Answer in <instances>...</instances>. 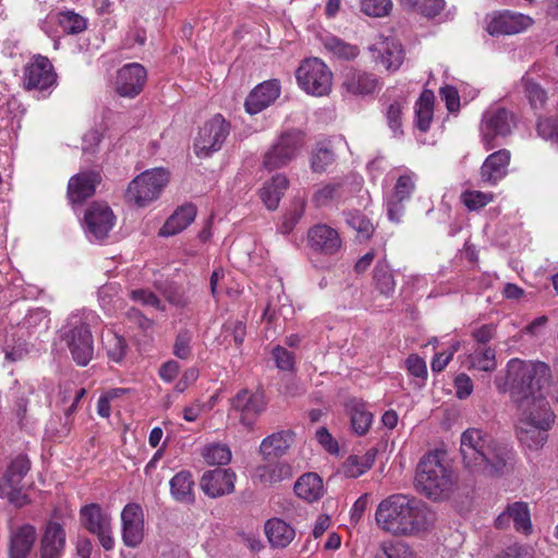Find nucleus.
I'll return each mask as SVG.
<instances>
[{
  "mask_svg": "<svg viewBox=\"0 0 558 558\" xmlns=\"http://www.w3.org/2000/svg\"><path fill=\"white\" fill-rule=\"evenodd\" d=\"M272 356L278 368L282 371H291L294 366V356L291 352L282 347H276L272 350Z\"/></svg>",
  "mask_w": 558,
  "mask_h": 558,
  "instance_id": "nucleus-61",
  "label": "nucleus"
},
{
  "mask_svg": "<svg viewBox=\"0 0 558 558\" xmlns=\"http://www.w3.org/2000/svg\"><path fill=\"white\" fill-rule=\"evenodd\" d=\"M537 133L543 138L558 144V118L539 119L537 122Z\"/></svg>",
  "mask_w": 558,
  "mask_h": 558,
  "instance_id": "nucleus-58",
  "label": "nucleus"
},
{
  "mask_svg": "<svg viewBox=\"0 0 558 558\" xmlns=\"http://www.w3.org/2000/svg\"><path fill=\"white\" fill-rule=\"evenodd\" d=\"M193 333L189 330H181L173 343V354L180 360H189L192 356Z\"/></svg>",
  "mask_w": 558,
  "mask_h": 558,
  "instance_id": "nucleus-54",
  "label": "nucleus"
},
{
  "mask_svg": "<svg viewBox=\"0 0 558 558\" xmlns=\"http://www.w3.org/2000/svg\"><path fill=\"white\" fill-rule=\"evenodd\" d=\"M121 537L126 547H138L145 537L144 511L138 504H128L121 512Z\"/></svg>",
  "mask_w": 558,
  "mask_h": 558,
  "instance_id": "nucleus-15",
  "label": "nucleus"
},
{
  "mask_svg": "<svg viewBox=\"0 0 558 558\" xmlns=\"http://www.w3.org/2000/svg\"><path fill=\"white\" fill-rule=\"evenodd\" d=\"M81 520L90 533L97 535L105 550L113 549L112 519L109 513L104 512L99 505L90 504L81 509Z\"/></svg>",
  "mask_w": 558,
  "mask_h": 558,
  "instance_id": "nucleus-12",
  "label": "nucleus"
},
{
  "mask_svg": "<svg viewBox=\"0 0 558 558\" xmlns=\"http://www.w3.org/2000/svg\"><path fill=\"white\" fill-rule=\"evenodd\" d=\"M255 476L262 484L272 486L282 481L290 480L293 476V469L287 462H270L257 466Z\"/></svg>",
  "mask_w": 558,
  "mask_h": 558,
  "instance_id": "nucleus-29",
  "label": "nucleus"
},
{
  "mask_svg": "<svg viewBox=\"0 0 558 558\" xmlns=\"http://www.w3.org/2000/svg\"><path fill=\"white\" fill-rule=\"evenodd\" d=\"M194 482L192 475L187 471H182L175 474L170 481V488L173 498L181 502H192Z\"/></svg>",
  "mask_w": 558,
  "mask_h": 558,
  "instance_id": "nucleus-36",
  "label": "nucleus"
},
{
  "mask_svg": "<svg viewBox=\"0 0 558 558\" xmlns=\"http://www.w3.org/2000/svg\"><path fill=\"white\" fill-rule=\"evenodd\" d=\"M294 492L299 498L315 502L324 496L323 480L316 473H305L295 482Z\"/></svg>",
  "mask_w": 558,
  "mask_h": 558,
  "instance_id": "nucleus-30",
  "label": "nucleus"
},
{
  "mask_svg": "<svg viewBox=\"0 0 558 558\" xmlns=\"http://www.w3.org/2000/svg\"><path fill=\"white\" fill-rule=\"evenodd\" d=\"M377 450L371 448L363 454H352L348 457L343 464L345 476L356 478L367 472L375 462Z\"/></svg>",
  "mask_w": 558,
  "mask_h": 558,
  "instance_id": "nucleus-35",
  "label": "nucleus"
},
{
  "mask_svg": "<svg viewBox=\"0 0 558 558\" xmlns=\"http://www.w3.org/2000/svg\"><path fill=\"white\" fill-rule=\"evenodd\" d=\"M495 558H533L529 548L522 545H511L504 551L498 554Z\"/></svg>",
  "mask_w": 558,
  "mask_h": 558,
  "instance_id": "nucleus-64",
  "label": "nucleus"
},
{
  "mask_svg": "<svg viewBox=\"0 0 558 558\" xmlns=\"http://www.w3.org/2000/svg\"><path fill=\"white\" fill-rule=\"evenodd\" d=\"M100 180V174L96 171H85L73 175L68 184V197L70 202L73 204L82 203L93 196Z\"/></svg>",
  "mask_w": 558,
  "mask_h": 558,
  "instance_id": "nucleus-23",
  "label": "nucleus"
},
{
  "mask_svg": "<svg viewBox=\"0 0 558 558\" xmlns=\"http://www.w3.org/2000/svg\"><path fill=\"white\" fill-rule=\"evenodd\" d=\"M60 338L68 347L72 359L85 366L93 359L94 341L89 327L78 315H71L60 329Z\"/></svg>",
  "mask_w": 558,
  "mask_h": 558,
  "instance_id": "nucleus-6",
  "label": "nucleus"
},
{
  "mask_svg": "<svg viewBox=\"0 0 558 558\" xmlns=\"http://www.w3.org/2000/svg\"><path fill=\"white\" fill-rule=\"evenodd\" d=\"M29 461L24 456H19L10 464L3 480L1 482H8L10 484H21L23 477L29 471Z\"/></svg>",
  "mask_w": 558,
  "mask_h": 558,
  "instance_id": "nucleus-47",
  "label": "nucleus"
},
{
  "mask_svg": "<svg viewBox=\"0 0 558 558\" xmlns=\"http://www.w3.org/2000/svg\"><path fill=\"white\" fill-rule=\"evenodd\" d=\"M521 86L533 109H542L545 106L547 100L545 89L527 74L521 78Z\"/></svg>",
  "mask_w": 558,
  "mask_h": 558,
  "instance_id": "nucleus-41",
  "label": "nucleus"
},
{
  "mask_svg": "<svg viewBox=\"0 0 558 558\" xmlns=\"http://www.w3.org/2000/svg\"><path fill=\"white\" fill-rule=\"evenodd\" d=\"M206 463L210 465H226L231 461V449L226 444H209L202 450Z\"/></svg>",
  "mask_w": 558,
  "mask_h": 558,
  "instance_id": "nucleus-42",
  "label": "nucleus"
},
{
  "mask_svg": "<svg viewBox=\"0 0 558 558\" xmlns=\"http://www.w3.org/2000/svg\"><path fill=\"white\" fill-rule=\"evenodd\" d=\"M461 199L470 210H476L490 203L493 195L481 191H466L462 193Z\"/></svg>",
  "mask_w": 558,
  "mask_h": 558,
  "instance_id": "nucleus-56",
  "label": "nucleus"
},
{
  "mask_svg": "<svg viewBox=\"0 0 558 558\" xmlns=\"http://www.w3.org/2000/svg\"><path fill=\"white\" fill-rule=\"evenodd\" d=\"M333 159V151L326 144H319L312 155L311 167L315 172H323Z\"/></svg>",
  "mask_w": 558,
  "mask_h": 558,
  "instance_id": "nucleus-51",
  "label": "nucleus"
},
{
  "mask_svg": "<svg viewBox=\"0 0 558 558\" xmlns=\"http://www.w3.org/2000/svg\"><path fill=\"white\" fill-rule=\"evenodd\" d=\"M230 133V124L221 114H215L199 129L194 142V151L197 157L207 158L221 149Z\"/></svg>",
  "mask_w": 558,
  "mask_h": 558,
  "instance_id": "nucleus-9",
  "label": "nucleus"
},
{
  "mask_svg": "<svg viewBox=\"0 0 558 558\" xmlns=\"http://www.w3.org/2000/svg\"><path fill=\"white\" fill-rule=\"evenodd\" d=\"M130 298L143 306L153 307L158 311H166L165 304L161 300L151 291L146 289H135L130 292Z\"/></svg>",
  "mask_w": 558,
  "mask_h": 558,
  "instance_id": "nucleus-55",
  "label": "nucleus"
},
{
  "mask_svg": "<svg viewBox=\"0 0 558 558\" xmlns=\"http://www.w3.org/2000/svg\"><path fill=\"white\" fill-rule=\"evenodd\" d=\"M298 85L306 94L322 97L332 88V72L318 58L305 59L296 69Z\"/></svg>",
  "mask_w": 558,
  "mask_h": 558,
  "instance_id": "nucleus-7",
  "label": "nucleus"
},
{
  "mask_svg": "<svg viewBox=\"0 0 558 558\" xmlns=\"http://www.w3.org/2000/svg\"><path fill=\"white\" fill-rule=\"evenodd\" d=\"M264 530L269 544L274 548H286L295 537V530L279 518L267 520Z\"/></svg>",
  "mask_w": 558,
  "mask_h": 558,
  "instance_id": "nucleus-27",
  "label": "nucleus"
},
{
  "mask_svg": "<svg viewBox=\"0 0 558 558\" xmlns=\"http://www.w3.org/2000/svg\"><path fill=\"white\" fill-rule=\"evenodd\" d=\"M326 47L335 54L344 59H352L357 54L356 47L345 44L336 37L328 38L326 40Z\"/></svg>",
  "mask_w": 558,
  "mask_h": 558,
  "instance_id": "nucleus-59",
  "label": "nucleus"
},
{
  "mask_svg": "<svg viewBox=\"0 0 558 558\" xmlns=\"http://www.w3.org/2000/svg\"><path fill=\"white\" fill-rule=\"evenodd\" d=\"M104 345L111 361L120 362L124 357L126 343L121 336L108 332L104 338Z\"/></svg>",
  "mask_w": 558,
  "mask_h": 558,
  "instance_id": "nucleus-48",
  "label": "nucleus"
},
{
  "mask_svg": "<svg viewBox=\"0 0 558 558\" xmlns=\"http://www.w3.org/2000/svg\"><path fill=\"white\" fill-rule=\"evenodd\" d=\"M225 337H232L235 345H241L244 341L246 331L245 325L241 320H229L223 325Z\"/></svg>",
  "mask_w": 558,
  "mask_h": 558,
  "instance_id": "nucleus-60",
  "label": "nucleus"
},
{
  "mask_svg": "<svg viewBox=\"0 0 558 558\" xmlns=\"http://www.w3.org/2000/svg\"><path fill=\"white\" fill-rule=\"evenodd\" d=\"M196 213V207L192 204L179 207L159 230V235L171 236L180 233L194 221Z\"/></svg>",
  "mask_w": 558,
  "mask_h": 558,
  "instance_id": "nucleus-28",
  "label": "nucleus"
},
{
  "mask_svg": "<svg viewBox=\"0 0 558 558\" xmlns=\"http://www.w3.org/2000/svg\"><path fill=\"white\" fill-rule=\"evenodd\" d=\"M460 342H454L447 352L436 353L432 361L433 372H441L450 362L453 354L459 350Z\"/></svg>",
  "mask_w": 558,
  "mask_h": 558,
  "instance_id": "nucleus-62",
  "label": "nucleus"
},
{
  "mask_svg": "<svg viewBox=\"0 0 558 558\" xmlns=\"http://www.w3.org/2000/svg\"><path fill=\"white\" fill-rule=\"evenodd\" d=\"M514 114L505 108H493L484 112L481 123V133L486 149L494 147L492 144L496 136H507L515 128Z\"/></svg>",
  "mask_w": 558,
  "mask_h": 558,
  "instance_id": "nucleus-11",
  "label": "nucleus"
},
{
  "mask_svg": "<svg viewBox=\"0 0 558 558\" xmlns=\"http://www.w3.org/2000/svg\"><path fill=\"white\" fill-rule=\"evenodd\" d=\"M289 180L284 174H276L260 191V198L270 210L277 209L280 198L288 189Z\"/></svg>",
  "mask_w": 558,
  "mask_h": 558,
  "instance_id": "nucleus-34",
  "label": "nucleus"
},
{
  "mask_svg": "<svg viewBox=\"0 0 558 558\" xmlns=\"http://www.w3.org/2000/svg\"><path fill=\"white\" fill-rule=\"evenodd\" d=\"M440 97L446 102V107L450 112H456L460 108V98L458 90L453 86H445L440 88Z\"/></svg>",
  "mask_w": 558,
  "mask_h": 558,
  "instance_id": "nucleus-63",
  "label": "nucleus"
},
{
  "mask_svg": "<svg viewBox=\"0 0 558 558\" xmlns=\"http://www.w3.org/2000/svg\"><path fill=\"white\" fill-rule=\"evenodd\" d=\"M37 534L33 525L25 523L10 527V558H26L31 553Z\"/></svg>",
  "mask_w": 558,
  "mask_h": 558,
  "instance_id": "nucleus-24",
  "label": "nucleus"
},
{
  "mask_svg": "<svg viewBox=\"0 0 558 558\" xmlns=\"http://www.w3.org/2000/svg\"><path fill=\"white\" fill-rule=\"evenodd\" d=\"M471 367L492 372L496 367L495 352L490 348H477L470 356Z\"/></svg>",
  "mask_w": 558,
  "mask_h": 558,
  "instance_id": "nucleus-46",
  "label": "nucleus"
},
{
  "mask_svg": "<svg viewBox=\"0 0 558 558\" xmlns=\"http://www.w3.org/2000/svg\"><path fill=\"white\" fill-rule=\"evenodd\" d=\"M376 50L380 54V63L388 71L398 70L403 62V49L401 45L395 39H383L377 44Z\"/></svg>",
  "mask_w": 558,
  "mask_h": 558,
  "instance_id": "nucleus-33",
  "label": "nucleus"
},
{
  "mask_svg": "<svg viewBox=\"0 0 558 558\" xmlns=\"http://www.w3.org/2000/svg\"><path fill=\"white\" fill-rule=\"evenodd\" d=\"M350 415L351 427L359 435H365L373 422V414L367 410L366 403L359 399H351L345 404Z\"/></svg>",
  "mask_w": 558,
  "mask_h": 558,
  "instance_id": "nucleus-31",
  "label": "nucleus"
},
{
  "mask_svg": "<svg viewBox=\"0 0 558 558\" xmlns=\"http://www.w3.org/2000/svg\"><path fill=\"white\" fill-rule=\"evenodd\" d=\"M416 175L413 172L401 174L396 182L395 191L391 195L399 199H409L415 189Z\"/></svg>",
  "mask_w": 558,
  "mask_h": 558,
  "instance_id": "nucleus-52",
  "label": "nucleus"
},
{
  "mask_svg": "<svg viewBox=\"0 0 558 558\" xmlns=\"http://www.w3.org/2000/svg\"><path fill=\"white\" fill-rule=\"evenodd\" d=\"M373 278L375 288L380 294L385 295L386 298H389L393 294L396 290V281L386 260L377 262Z\"/></svg>",
  "mask_w": 558,
  "mask_h": 558,
  "instance_id": "nucleus-38",
  "label": "nucleus"
},
{
  "mask_svg": "<svg viewBox=\"0 0 558 558\" xmlns=\"http://www.w3.org/2000/svg\"><path fill=\"white\" fill-rule=\"evenodd\" d=\"M457 476L446 460L442 451L425 454L416 470L415 487L427 498L438 501L446 499L452 493Z\"/></svg>",
  "mask_w": 558,
  "mask_h": 558,
  "instance_id": "nucleus-4",
  "label": "nucleus"
},
{
  "mask_svg": "<svg viewBox=\"0 0 558 558\" xmlns=\"http://www.w3.org/2000/svg\"><path fill=\"white\" fill-rule=\"evenodd\" d=\"M236 475L230 469H215L203 474L199 486L205 495L217 498L234 490Z\"/></svg>",
  "mask_w": 558,
  "mask_h": 558,
  "instance_id": "nucleus-18",
  "label": "nucleus"
},
{
  "mask_svg": "<svg viewBox=\"0 0 558 558\" xmlns=\"http://www.w3.org/2000/svg\"><path fill=\"white\" fill-rule=\"evenodd\" d=\"M280 95V84L269 80L257 85L245 100V109L250 114H256L269 107Z\"/></svg>",
  "mask_w": 558,
  "mask_h": 558,
  "instance_id": "nucleus-22",
  "label": "nucleus"
},
{
  "mask_svg": "<svg viewBox=\"0 0 558 558\" xmlns=\"http://www.w3.org/2000/svg\"><path fill=\"white\" fill-rule=\"evenodd\" d=\"M531 24V17L506 11L490 16L486 29L493 36L512 35L526 29Z\"/></svg>",
  "mask_w": 558,
  "mask_h": 558,
  "instance_id": "nucleus-19",
  "label": "nucleus"
},
{
  "mask_svg": "<svg viewBox=\"0 0 558 558\" xmlns=\"http://www.w3.org/2000/svg\"><path fill=\"white\" fill-rule=\"evenodd\" d=\"M165 299L173 306L183 308L191 302L189 289L177 283H169L161 289Z\"/></svg>",
  "mask_w": 558,
  "mask_h": 558,
  "instance_id": "nucleus-45",
  "label": "nucleus"
},
{
  "mask_svg": "<svg viewBox=\"0 0 558 558\" xmlns=\"http://www.w3.org/2000/svg\"><path fill=\"white\" fill-rule=\"evenodd\" d=\"M386 118L393 134L400 135L402 133V104L398 100L390 104L386 111Z\"/></svg>",
  "mask_w": 558,
  "mask_h": 558,
  "instance_id": "nucleus-57",
  "label": "nucleus"
},
{
  "mask_svg": "<svg viewBox=\"0 0 558 558\" xmlns=\"http://www.w3.org/2000/svg\"><path fill=\"white\" fill-rule=\"evenodd\" d=\"M303 146L304 134L301 131L284 132L265 154L263 165L269 171L286 167L299 155Z\"/></svg>",
  "mask_w": 558,
  "mask_h": 558,
  "instance_id": "nucleus-8",
  "label": "nucleus"
},
{
  "mask_svg": "<svg viewBox=\"0 0 558 558\" xmlns=\"http://www.w3.org/2000/svg\"><path fill=\"white\" fill-rule=\"evenodd\" d=\"M57 74L50 60L44 56H35L24 71V85L27 89L45 90L56 85Z\"/></svg>",
  "mask_w": 558,
  "mask_h": 558,
  "instance_id": "nucleus-16",
  "label": "nucleus"
},
{
  "mask_svg": "<svg viewBox=\"0 0 558 558\" xmlns=\"http://www.w3.org/2000/svg\"><path fill=\"white\" fill-rule=\"evenodd\" d=\"M58 22L63 32L71 35L80 34L87 27L86 19L73 11L59 13Z\"/></svg>",
  "mask_w": 558,
  "mask_h": 558,
  "instance_id": "nucleus-44",
  "label": "nucleus"
},
{
  "mask_svg": "<svg viewBox=\"0 0 558 558\" xmlns=\"http://www.w3.org/2000/svg\"><path fill=\"white\" fill-rule=\"evenodd\" d=\"M435 96L432 90H424L415 104L416 126L426 132L433 119Z\"/></svg>",
  "mask_w": 558,
  "mask_h": 558,
  "instance_id": "nucleus-37",
  "label": "nucleus"
},
{
  "mask_svg": "<svg viewBox=\"0 0 558 558\" xmlns=\"http://www.w3.org/2000/svg\"><path fill=\"white\" fill-rule=\"evenodd\" d=\"M374 558H414V553L405 543L384 542Z\"/></svg>",
  "mask_w": 558,
  "mask_h": 558,
  "instance_id": "nucleus-43",
  "label": "nucleus"
},
{
  "mask_svg": "<svg viewBox=\"0 0 558 558\" xmlns=\"http://www.w3.org/2000/svg\"><path fill=\"white\" fill-rule=\"evenodd\" d=\"M0 497L8 499L9 502L16 507H23L29 502L28 497L23 493L20 484L0 482Z\"/></svg>",
  "mask_w": 558,
  "mask_h": 558,
  "instance_id": "nucleus-50",
  "label": "nucleus"
},
{
  "mask_svg": "<svg viewBox=\"0 0 558 558\" xmlns=\"http://www.w3.org/2000/svg\"><path fill=\"white\" fill-rule=\"evenodd\" d=\"M381 88L379 77L371 72L349 69L342 74L340 92L347 98H365Z\"/></svg>",
  "mask_w": 558,
  "mask_h": 558,
  "instance_id": "nucleus-10",
  "label": "nucleus"
},
{
  "mask_svg": "<svg viewBox=\"0 0 558 558\" xmlns=\"http://www.w3.org/2000/svg\"><path fill=\"white\" fill-rule=\"evenodd\" d=\"M348 225L357 232L361 239H368L374 232L373 223L360 213H349L347 217Z\"/></svg>",
  "mask_w": 558,
  "mask_h": 558,
  "instance_id": "nucleus-53",
  "label": "nucleus"
},
{
  "mask_svg": "<svg viewBox=\"0 0 558 558\" xmlns=\"http://www.w3.org/2000/svg\"><path fill=\"white\" fill-rule=\"evenodd\" d=\"M169 179V172L163 168L146 170L129 183L125 201L136 207H146L160 196Z\"/></svg>",
  "mask_w": 558,
  "mask_h": 558,
  "instance_id": "nucleus-5",
  "label": "nucleus"
},
{
  "mask_svg": "<svg viewBox=\"0 0 558 558\" xmlns=\"http://www.w3.org/2000/svg\"><path fill=\"white\" fill-rule=\"evenodd\" d=\"M293 436L294 434L291 430L276 432L263 439L259 451L266 458L280 457L293 444Z\"/></svg>",
  "mask_w": 558,
  "mask_h": 558,
  "instance_id": "nucleus-32",
  "label": "nucleus"
},
{
  "mask_svg": "<svg viewBox=\"0 0 558 558\" xmlns=\"http://www.w3.org/2000/svg\"><path fill=\"white\" fill-rule=\"evenodd\" d=\"M391 0H362L360 4L361 12L372 17H384L389 15L392 10Z\"/></svg>",
  "mask_w": 558,
  "mask_h": 558,
  "instance_id": "nucleus-49",
  "label": "nucleus"
},
{
  "mask_svg": "<svg viewBox=\"0 0 558 558\" xmlns=\"http://www.w3.org/2000/svg\"><path fill=\"white\" fill-rule=\"evenodd\" d=\"M116 225V216L106 203L95 202L84 215L85 232L89 240L101 241Z\"/></svg>",
  "mask_w": 558,
  "mask_h": 558,
  "instance_id": "nucleus-13",
  "label": "nucleus"
},
{
  "mask_svg": "<svg viewBox=\"0 0 558 558\" xmlns=\"http://www.w3.org/2000/svg\"><path fill=\"white\" fill-rule=\"evenodd\" d=\"M510 151L500 149L490 154L481 167V179L483 182L495 185L506 177L510 162Z\"/></svg>",
  "mask_w": 558,
  "mask_h": 558,
  "instance_id": "nucleus-25",
  "label": "nucleus"
},
{
  "mask_svg": "<svg viewBox=\"0 0 558 558\" xmlns=\"http://www.w3.org/2000/svg\"><path fill=\"white\" fill-rule=\"evenodd\" d=\"M544 414L547 416L543 417V420L538 422V425L530 424L529 421L518 423L517 425V433L520 442L531 450L542 448L547 441V432L553 426V418L550 414Z\"/></svg>",
  "mask_w": 558,
  "mask_h": 558,
  "instance_id": "nucleus-20",
  "label": "nucleus"
},
{
  "mask_svg": "<svg viewBox=\"0 0 558 558\" xmlns=\"http://www.w3.org/2000/svg\"><path fill=\"white\" fill-rule=\"evenodd\" d=\"M462 465L474 478H494L513 471L515 452L481 428H468L460 436Z\"/></svg>",
  "mask_w": 558,
  "mask_h": 558,
  "instance_id": "nucleus-2",
  "label": "nucleus"
},
{
  "mask_svg": "<svg viewBox=\"0 0 558 558\" xmlns=\"http://www.w3.org/2000/svg\"><path fill=\"white\" fill-rule=\"evenodd\" d=\"M310 246L317 252L332 255L336 254L342 245L339 232L327 226L316 225L307 232Z\"/></svg>",
  "mask_w": 558,
  "mask_h": 558,
  "instance_id": "nucleus-21",
  "label": "nucleus"
},
{
  "mask_svg": "<svg viewBox=\"0 0 558 558\" xmlns=\"http://www.w3.org/2000/svg\"><path fill=\"white\" fill-rule=\"evenodd\" d=\"M506 378L511 398L519 410L518 423L529 418L530 424L538 425L547 416L544 413L550 414L555 422V414L545 398L551 380V372L546 363L512 359L507 364Z\"/></svg>",
  "mask_w": 558,
  "mask_h": 558,
  "instance_id": "nucleus-1",
  "label": "nucleus"
},
{
  "mask_svg": "<svg viewBox=\"0 0 558 558\" xmlns=\"http://www.w3.org/2000/svg\"><path fill=\"white\" fill-rule=\"evenodd\" d=\"M231 405L241 424L251 428L265 411L266 401L263 392L242 389L233 397Z\"/></svg>",
  "mask_w": 558,
  "mask_h": 558,
  "instance_id": "nucleus-14",
  "label": "nucleus"
},
{
  "mask_svg": "<svg viewBox=\"0 0 558 558\" xmlns=\"http://www.w3.org/2000/svg\"><path fill=\"white\" fill-rule=\"evenodd\" d=\"M400 4L413 12H416L427 19L438 15L445 8L444 0H400Z\"/></svg>",
  "mask_w": 558,
  "mask_h": 558,
  "instance_id": "nucleus-40",
  "label": "nucleus"
},
{
  "mask_svg": "<svg viewBox=\"0 0 558 558\" xmlns=\"http://www.w3.org/2000/svg\"><path fill=\"white\" fill-rule=\"evenodd\" d=\"M377 525L392 535H417L432 527L435 513L421 500L395 494L381 500L376 509Z\"/></svg>",
  "mask_w": 558,
  "mask_h": 558,
  "instance_id": "nucleus-3",
  "label": "nucleus"
},
{
  "mask_svg": "<svg viewBox=\"0 0 558 558\" xmlns=\"http://www.w3.org/2000/svg\"><path fill=\"white\" fill-rule=\"evenodd\" d=\"M508 508L515 531L525 535L531 534L533 527L527 504L523 501H515L508 505Z\"/></svg>",
  "mask_w": 558,
  "mask_h": 558,
  "instance_id": "nucleus-39",
  "label": "nucleus"
},
{
  "mask_svg": "<svg viewBox=\"0 0 558 558\" xmlns=\"http://www.w3.org/2000/svg\"><path fill=\"white\" fill-rule=\"evenodd\" d=\"M65 545V533L59 523L50 522L40 541L41 558H61Z\"/></svg>",
  "mask_w": 558,
  "mask_h": 558,
  "instance_id": "nucleus-26",
  "label": "nucleus"
},
{
  "mask_svg": "<svg viewBox=\"0 0 558 558\" xmlns=\"http://www.w3.org/2000/svg\"><path fill=\"white\" fill-rule=\"evenodd\" d=\"M147 80V73L140 63H129L117 74L116 90L122 97L133 98L138 95Z\"/></svg>",
  "mask_w": 558,
  "mask_h": 558,
  "instance_id": "nucleus-17",
  "label": "nucleus"
}]
</instances>
